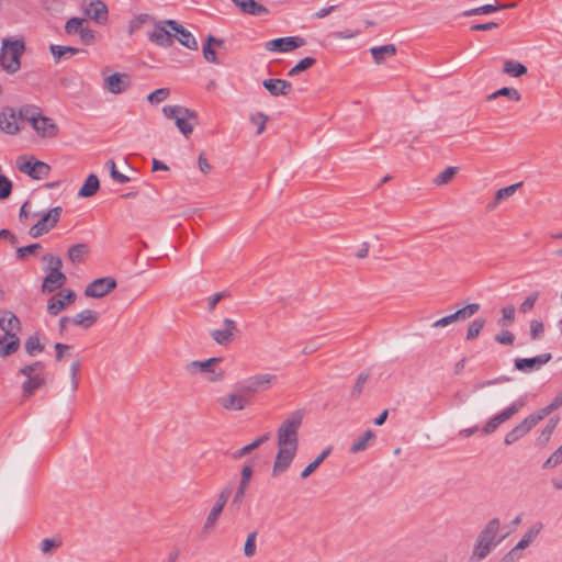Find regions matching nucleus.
Segmentation results:
<instances>
[{
    "label": "nucleus",
    "instance_id": "obj_29",
    "mask_svg": "<svg viewBox=\"0 0 562 562\" xmlns=\"http://www.w3.org/2000/svg\"><path fill=\"white\" fill-rule=\"evenodd\" d=\"M396 52L397 48L394 44H386L383 46H374L370 48V53L376 65H381L387 58L394 57Z\"/></svg>",
    "mask_w": 562,
    "mask_h": 562
},
{
    "label": "nucleus",
    "instance_id": "obj_46",
    "mask_svg": "<svg viewBox=\"0 0 562 562\" xmlns=\"http://www.w3.org/2000/svg\"><path fill=\"white\" fill-rule=\"evenodd\" d=\"M315 63H316L315 58H313V57H305V58L301 59L294 67H292L289 70L288 76L295 77L300 72L310 69L312 66L315 65Z\"/></svg>",
    "mask_w": 562,
    "mask_h": 562
},
{
    "label": "nucleus",
    "instance_id": "obj_6",
    "mask_svg": "<svg viewBox=\"0 0 562 562\" xmlns=\"http://www.w3.org/2000/svg\"><path fill=\"white\" fill-rule=\"evenodd\" d=\"M221 361V358L215 357L209 358L204 361L194 360L186 364V371L190 374H206V381L211 383L221 382L225 378L224 371L216 368Z\"/></svg>",
    "mask_w": 562,
    "mask_h": 562
},
{
    "label": "nucleus",
    "instance_id": "obj_57",
    "mask_svg": "<svg viewBox=\"0 0 562 562\" xmlns=\"http://www.w3.org/2000/svg\"><path fill=\"white\" fill-rule=\"evenodd\" d=\"M252 474H254L252 465H250V464L244 465L241 468L240 481H239L238 487L244 488V490L247 491V488H248V486L250 484Z\"/></svg>",
    "mask_w": 562,
    "mask_h": 562
},
{
    "label": "nucleus",
    "instance_id": "obj_17",
    "mask_svg": "<svg viewBox=\"0 0 562 562\" xmlns=\"http://www.w3.org/2000/svg\"><path fill=\"white\" fill-rule=\"evenodd\" d=\"M542 529V524H535L520 539V541L513 548L508 554L505 557V560H509L510 562L515 561L519 558L518 551L524 550L533 542V540L538 537Z\"/></svg>",
    "mask_w": 562,
    "mask_h": 562
},
{
    "label": "nucleus",
    "instance_id": "obj_21",
    "mask_svg": "<svg viewBox=\"0 0 562 562\" xmlns=\"http://www.w3.org/2000/svg\"><path fill=\"white\" fill-rule=\"evenodd\" d=\"M0 328L4 331L5 337H18L15 331L20 330V319L11 311H0Z\"/></svg>",
    "mask_w": 562,
    "mask_h": 562
},
{
    "label": "nucleus",
    "instance_id": "obj_53",
    "mask_svg": "<svg viewBox=\"0 0 562 562\" xmlns=\"http://www.w3.org/2000/svg\"><path fill=\"white\" fill-rule=\"evenodd\" d=\"M256 540H257V531H252V532L248 533V536L246 538L245 546H244L245 557L252 558L256 554V551H257Z\"/></svg>",
    "mask_w": 562,
    "mask_h": 562
},
{
    "label": "nucleus",
    "instance_id": "obj_44",
    "mask_svg": "<svg viewBox=\"0 0 562 562\" xmlns=\"http://www.w3.org/2000/svg\"><path fill=\"white\" fill-rule=\"evenodd\" d=\"M42 261L46 263L45 270L47 272L61 271L63 261L58 256L46 254L42 257Z\"/></svg>",
    "mask_w": 562,
    "mask_h": 562
},
{
    "label": "nucleus",
    "instance_id": "obj_26",
    "mask_svg": "<svg viewBox=\"0 0 562 562\" xmlns=\"http://www.w3.org/2000/svg\"><path fill=\"white\" fill-rule=\"evenodd\" d=\"M499 520L497 518L491 519L484 529L480 532L477 540L482 542H485L486 544L492 546L493 548L497 544L498 541H496V536L499 530Z\"/></svg>",
    "mask_w": 562,
    "mask_h": 562
},
{
    "label": "nucleus",
    "instance_id": "obj_45",
    "mask_svg": "<svg viewBox=\"0 0 562 562\" xmlns=\"http://www.w3.org/2000/svg\"><path fill=\"white\" fill-rule=\"evenodd\" d=\"M493 547L490 546V544H486L485 542H482L479 541L476 539V542H475V546H474V549H473V552H472V555H471V560H476V561H481L483 559H485L490 552L492 551Z\"/></svg>",
    "mask_w": 562,
    "mask_h": 562
},
{
    "label": "nucleus",
    "instance_id": "obj_35",
    "mask_svg": "<svg viewBox=\"0 0 562 562\" xmlns=\"http://www.w3.org/2000/svg\"><path fill=\"white\" fill-rule=\"evenodd\" d=\"M100 188V181L95 175H89L83 186L80 188L78 195L81 198L93 196Z\"/></svg>",
    "mask_w": 562,
    "mask_h": 562
},
{
    "label": "nucleus",
    "instance_id": "obj_37",
    "mask_svg": "<svg viewBox=\"0 0 562 562\" xmlns=\"http://www.w3.org/2000/svg\"><path fill=\"white\" fill-rule=\"evenodd\" d=\"M89 254V247L86 244H76L68 249V259L77 265L83 262Z\"/></svg>",
    "mask_w": 562,
    "mask_h": 562
},
{
    "label": "nucleus",
    "instance_id": "obj_31",
    "mask_svg": "<svg viewBox=\"0 0 562 562\" xmlns=\"http://www.w3.org/2000/svg\"><path fill=\"white\" fill-rule=\"evenodd\" d=\"M520 186L521 183H515L497 190L494 200L486 205L487 211H494L502 201L514 195Z\"/></svg>",
    "mask_w": 562,
    "mask_h": 562
},
{
    "label": "nucleus",
    "instance_id": "obj_36",
    "mask_svg": "<svg viewBox=\"0 0 562 562\" xmlns=\"http://www.w3.org/2000/svg\"><path fill=\"white\" fill-rule=\"evenodd\" d=\"M499 97H505L508 100L515 101V102H519L521 100V94L516 88L503 87V88L496 90L495 92L488 94L486 97V101H492Z\"/></svg>",
    "mask_w": 562,
    "mask_h": 562
},
{
    "label": "nucleus",
    "instance_id": "obj_56",
    "mask_svg": "<svg viewBox=\"0 0 562 562\" xmlns=\"http://www.w3.org/2000/svg\"><path fill=\"white\" fill-rule=\"evenodd\" d=\"M170 95L168 88H159L147 95V100L151 104H158L165 101Z\"/></svg>",
    "mask_w": 562,
    "mask_h": 562
},
{
    "label": "nucleus",
    "instance_id": "obj_16",
    "mask_svg": "<svg viewBox=\"0 0 562 562\" xmlns=\"http://www.w3.org/2000/svg\"><path fill=\"white\" fill-rule=\"evenodd\" d=\"M297 450H291L286 448H278L277 456L274 458L272 476L277 477L284 473L292 464Z\"/></svg>",
    "mask_w": 562,
    "mask_h": 562
},
{
    "label": "nucleus",
    "instance_id": "obj_41",
    "mask_svg": "<svg viewBox=\"0 0 562 562\" xmlns=\"http://www.w3.org/2000/svg\"><path fill=\"white\" fill-rule=\"evenodd\" d=\"M67 303L65 302V300L63 299V292H59L55 295H53L49 300H48V304H47V312L53 315V316H56L58 315L61 311H64L66 307H67Z\"/></svg>",
    "mask_w": 562,
    "mask_h": 562
},
{
    "label": "nucleus",
    "instance_id": "obj_55",
    "mask_svg": "<svg viewBox=\"0 0 562 562\" xmlns=\"http://www.w3.org/2000/svg\"><path fill=\"white\" fill-rule=\"evenodd\" d=\"M562 406V390L555 395V397L552 400V402L538 411V413L541 415L542 418L550 415L553 411L558 409Z\"/></svg>",
    "mask_w": 562,
    "mask_h": 562
},
{
    "label": "nucleus",
    "instance_id": "obj_52",
    "mask_svg": "<svg viewBox=\"0 0 562 562\" xmlns=\"http://www.w3.org/2000/svg\"><path fill=\"white\" fill-rule=\"evenodd\" d=\"M484 326H485V319H483V318L474 319L468 327L467 339L468 340L475 339L480 335V333Z\"/></svg>",
    "mask_w": 562,
    "mask_h": 562
},
{
    "label": "nucleus",
    "instance_id": "obj_7",
    "mask_svg": "<svg viewBox=\"0 0 562 562\" xmlns=\"http://www.w3.org/2000/svg\"><path fill=\"white\" fill-rule=\"evenodd\" d=\"M277 375L272 373H258L248 376L240 385L252 403L254 397L259 393L268 391L277 382Z\"/></svg>",
    "mask_w": 562,
    "mask_h": 562
},
{
    "label": "nucleus",
    "instance_id": "obj_61",
    "mask_svg": "<svg viewBox=\"0 0 562 562\" xmlns=\"http://www.w3.org/2000/svg\"><path fill=\"white\" fill-rule=\"evenodd\" d=\"M42 249L40 244H31L24 247H20L16 250V256L19 259H25L27 256L36 255Z\"/></svg>",
    "mask_w": 562,
    "mask_h": 562
},
{
    "label": "nucleus",
    "instance_id": "obj_33",
    "mask_svg": "<svg viewBox=\"0 0 562 562\" xmlns=\"http://www.w3.org/2000/svg\"><path fill=\"white\" fill-rule=\"evenodd\" d=\"M223 45V41L216 38L212 35L206 37V43L203 45L202 52L204 58L212 64H220V60L216 57L214 47H221Z\"/></svg>",
    "mask_w": 562,
    "mask_h": 562
},
{
    "label": "nucleus",
    "instance_id": "obj_24",
    "mask_svg": "<svg viewBox=\"0 0 562 562\" xmlns=\"http://www.w3.org/2000/svg\"><path fill=\"white\" fill-rule=\"evenodd\" d=\"M32 126L43 137H54L58 133V127L54 121L43 115L34 120Z\"/></svg>",
    "mask_w": 562,
    "mask_h": 562
},
{
    "label": "nucleus",
    "instance_id": "obj_20",
    "mask_svg": "<svg viewBox=\"0 0 562 562\" xmlns=\"http://www.w3.org/2000/svg\"><path fill=\"white\" fill-rule=\"evenodd\" d=\"M130 85V76L126 74L114 72L104 80V88L114 94L124 92Z\"/></svg>",
    "mask_w": 562,
    "mask_h": 562
},
{
    "label": "nucleus",
    "instance_id": "obj_15",
    "mask_svg": "<svg viewBox=\"0 0 562 562\" xmlns=\"http://www.w3.org/2000/svg\"><path fill=\"white\" fill-rule=\"evenodd\" d=\"M479 310H480V304H477V303L469 304V305L464 306L463 308L458 310L453 314H450L448 316H445V317L436 321L432 324V327H436V328L437 327H446L454 322L464 321V319L473 316L475 313H477Z\"/></svg>",
    "mask_w": 562,
    "mask_h": 562
},
{
    "label": "nucleus",
    "instance_id": "obj_18",
    "mask_svg": "<svg viewBox=\"0 0 562 562\" xmlns=\"http://www.w3.org/2000/svg\"><path fill=\"white\" fill-rule=\"evenodd\" d=\"M19 114L13 108L5 106L0 112V128L2 132L14 135L20 131Z\"/></svg>",
    "mask_w": 562,
    "mask_h": 562
},
{
    "label": "nucleus",
    "instance_id": "obj_12",
    "mask_svg": "<svg viewBox=\"0 0 562 562\" xmlns=\"http://www.w3.org/2000/svg\"><path fill=\"white\" fill-rule=\"evenodd\" d=\"M238 334L237 323L232 318H224L223 328L211 330L210 336L216 344L225 347L231 345Z\"/></svg>",
    "mask_w": 562,
    "mask_h": 562
},
{
    "label": "nucleus",
    "instance_id": "obj_28",
    "mask_svg": "<svg viewBox=\"0 0 562 562\" xmlns=\"http://www.w3.org/2000/svg\"><path fill=\"white\" fill-rule=\"evenodd\" d=\"M234 2V4L240 9L241 12L246 13V14H250V15H256V16H260V15H266L268 14L269 10L256 2L255 0H232Z\"/></svg>",
    "mask_w": 562,
    "mask_h": 562
},
{
    "label": "nucleus",
    "instance_id": "obj_4",
    "mask_svg": "<svg viewBox=\"0 0 562 562\" xmlns=\"http://www.w3.org/2000/svg\"><path fill=\"white\" fill-rule=\"evenodd\" d=\"M215 403L220 408L226 412H240L252 404L240 383L236 384L233 391L218 396Z\"/></svg>",
    "mask_w": 562,
    "mask_h": 562
},
{
    "label": "nucleus",
    "instance_id": "obj_47",
    "mask_svg": "<svg viewBox=\"0 0 562 562\" xmlns=\"http://www.w3.org/2000/svg\"><path fill=\"white\" fill-rule=\"evenodd\" d=\"M18 114L20 120H26L31 122V124H33L34 120H37V117L42 115L38 108L31 105L21 108Z\"/></svg>",
    "mask_w": 562,
    "mask_h": 562
},
{
    "label": "nucleus",
    "instance_id": "obj_64",
    "mask_svg": "<svg viewBox=\"0 0 562 562\" xmlns=\"http://www.w3.org/2000/svg\"><path fill=\"white\" fill-rule=\"evenodd\" d=\"M79 36H80V41L85 45H91L95 41V33H94V31H92L91 29L88 27L87 23L83 24V26L81 27Z\"/></svg>",
    "mask_w": 562,
    "mask_h": 562
},
{
    "label": "nucleus",
    "instance_id": "obj_58",
    "mask_svg": "<svg viewBox=\"0 0 562 562\" xmlns=\"http://www.w3.org/2000/svg\"><path fill=\"white\" fill-rule=\"evenodd\" d=\"M250 122L256 125L257 128V135H260L266 130V123L268 121V116L261 112H257L255 114H251L249 117Z\"/></svg>",
    "mask_w": 562,
    "mask_h": 562
},
{
    "label": "nucleus",
    "instance_id": "obj_51",
    "mask_svg": "<svg viewBox=\"0 0 562 562\" xmlns=\"http://www.w3.org/2000/svg\"><path fill=\"white\" fill-rule=\"evenodd\" d=\"M83 24H86V19L71 18L65 24V32L68 35L79 34Z\"/></svg>",
    "mask_w": 562,
    "mask_h": 562
},
{
    "label": "nucleus",
    "instance_id": "obj_13",
    "mask_svg": "<svg viewBox=\"0 0 562 562\" xmlns=\"http://www.w3.org/2000/svg\"><path fill=\"white\" fill-rule=\"evenodd\" d=\"M305 44V40L301 36H288L268 41L265 47L269 52L289 53Z\"/></svg>",
    "mask_w": 562,
    "mask_h": 562
},
{
    "label": "nucleus",
    "instance_id": "obj_8",
    "mask_svg": "<svg viewBox=\"0 0 562 562\" xmlns=\"http://www.w3.org/2000/svg\"><path fill=\"white\" fill-rule=\"evenodd\" d=\"M63 213L61 206H56L50 209L46 214H44L36 224H34L30 231L29 234L33 238H37L46 233H48L50 229H53L57 223L60 220Z\"/></svg>",
    "mask_w": 562,
    "mask_h": 562
},
{
    "label": "nucleus",
    "instance_id": "obj_49",
    "mask_svg": "<svg viewBox=\"0 0 562 562\" xmlns=\"http://www.w3.org/2000/svg\"><path fill=\"white\" fill-rule=\"evenodd\" d=\"M457 172H458V168L457 167H447L442 172H440L434 179V183L437 184V186L447 184V183H449L454 178Z\"/></svg>",
    "mask_w": 562,
    "mask_h": 562
},
{
    "label": "nucleus",
    "instance_id": "obj_2",
    "mask_svg": "<svg viewBox=\"0 0 562 562\" xmlns=\"http://www.w3.org/2000/svg\"><path fill=\"white\" fill-rule=\"evenodd\" d=\"M25 52L23 40L3 38L0 64L8 74H15L21 68V57Z\"/></svg>",
    "mask_w": 562,
    "mask_h": 562
},
{
    "label": "nucleus",
    "instance_id": "obj_5",
    "mask_svg": "<svg viewBox=\"0 0 562 562\" xmlns=\"http://www.w3.org/2000/svg\"><path fill=\"white\" fill-rule=\"evenodd\" d=\"M44 369V363L37 361L20 370V373L26 376V381L22 385L24 398L32 396L36 390L45 384Z\"/></svg>",
    "mask_w": 562,
    "mask_h": 562
},
{
    "label": "nucleus",
    "instance_id": "obj_10",
    "mask_svg": "<svg viewBox=\"0 0 562 562\" xmlns=\"http://www.w3.org/2000/svg\"><path fill=\"white\" fill-rule=\"evenodd\" d=\"M543 418L537 412L535 414L526 417L520 424L514 427L510 431H508L505 436L504 442L507 446H510L527 435L540 420Z\"/></svg>",
    "mask_w": 562,
    "mask_h": 562
},
{
    "label": "nucleus",
    "instance_id": "obj_9",
    "mask_svg": "<svg viewBox=\"0 0 562 562\" xmlns=\"http://www.w3.org/2000/svg\"><path fill=\"white\" fill-rule=\"evenodd\" d=\"M524 401L519 400L514 402L512 405H509L507 408L502 411L501 413L493 416L488 422L484 425L482 428V435H491L493 434L501 424L507 422L515 414H517L521 407L524 406Z\"/></svg>",
    "mask_w": 562,
    "mask_h": 562
},
{
    "label": "nucleus",
    "instance_id": "obj_39",
    "mask_svg": "<svg viewBox=\"0 0 562 562\" xmlns=\"http://www.w3.org/2000/svg\"><path fill=\"white\" fill-rule=\"evenodd\" d=\"M20 347L19 337H1L0 338V357H5L14 353Z\"/></svg>",
    "mask_w": 562,
    "mask_h": 562
},
{
    "label": "nucleus",
    "instance_id": "obj_40",
    "mask_svg": "<svg viewBox=\"0 0 562 562\" xmlns=\"http://www.w3.org/2000/svg\"><path fill=\"white\" fill-rule=\"evenodd\" d=\"M514 7H515V3L504 4V5H501V7H496V5H493V4H484L482 7H477V8L464 11L463 15L464 16H472V15L490 14V13L496 12V11H498L501 9L514 8Z\"/></svg>",
    "mask_w": 562,
    "mask_h": 562
},
{
    "label": "nucleus",
    "instance_id": "obj_3",
    "mask_svg": "<svg viewBox=\"0 0 562 562\" xmlns=\"http://www.w3.org/2000/svg\"><path fill=\"white\" fill-rule=\"evenodd\" d=\"M162 113L167 119L175 121L183 136L189 137L192 134L196 124V112L181 105H165Z\"/></svg>",
    "mask_w": 562,
    "mask_h": 562
},
{
    "label": "nucleus",
    "instance_id": "obj_42",
    "mask_svg": "<svg viewBox=\"0 0 562 562\" xmlns=\"http://www.w3.org/2000/svg\"><path fill=\"white\" fill-rule=\"evenodd\" d=\"M331 451V448H326L316 459L311 462L302 472L301 477L303 480L307 479L322 463L323 461L329 456Z\"/></svg>",
    "mask_w": 562,
    "mask_h": 562
},
{
    "label": "nucleus",
    "instance_id": "obj_50",
    "mask_svg": "<svg viewBox=\"0 0 562 562\" xmlns=\"http://www.w3.org/2000/svg\"><path fill=\"white\" fill-rule=\"evenodd\" d=\"M558 423H559L558 417L551 418L548 422L547 426L543 428V430L541 431V435L538 438V442L540 445H546L550 440Z\"/></svg>",
    "mask_w": 562,
    "mask_h": 562
},
{
    "label": "nucleus",
    "instance_id": "obj_27",
    "mask_svg": "<svg viewBox=\"0 0 562 562\" xmlns=\"http://www.w3.org/2000/svg\"><path fill=\"white\" fill-rule=\"evenodd\" d=\"M85 14L99 23L108 20V8L102 1H92L85 8Z\"/></svg>",
    "mask_w": 562,
    "mask_h": 562
},
{
    "label": "nucleus",
    "instance_id": "obj_25",
    "mask_svg": "<svg viewBox=\"0 0 562 562\" xmlns=\"http://www.w3.org/2000/svg\"><path fill=\"white\" fill-rule=\"evenodd\" d=\"M262 86L273 97L286 95L292 90V83L283 79H266Z\"/></svg>",
    "mask_w": 562,
    "mask_h": 562
},
{
    "label": "nucleus",
    "instance_id": "obj_22",
    "mask_svg": "<svg viewBox=\"0 0 562 562\" xmlns=\"http://www.w3.org/2000/svg\"><path fill=\"white\" fill-rule=\"evenodd\" d=\"M165 24L168 25L173 32H176L178 36V41L189 49H198V42L195 37L186 30L182 25L178 24L173 20L165 21Z\"/></svg>",
    "mask_w": 562,
    "mask_h": 562
},
{
    "label": "nucleus",
    "instance_id": "obj_43",
    "mask_svg": "<svg viewBox=\"0 0 562 562\" xmlns=\"http://www.w3.org/2000/svg\"><path fill=\"white\" fill-rule=\"evenodd\" d=\"M50 53L56 61L66 56H74L79 53V48L71 46L50 45Z\"/></svg>",
    "mask_w": 562,
    "mask_h": 562
},
{
    "label": "nucleus",
    "instance_id": "obj_48",
    "mask_svg": "<svg viewBox=\"0 0 562 562\" xmlns=\"http://www.w3.org/2000/svg\"><path fill=\"white\" fill-rule=\"evenodd\" d=\"M221 514L220 510L212 507L202 528L204 535H209L214 530Z\"/></svg>",
    "mask_w": 562,
    "mask_h": 562
},
{
    "label": "nucleus",
    "instance_id": "obj_11",
    "mask_svg": "<svg viewBox=\"0 0 562 562\" xmlns=\"http://www.w3.org/2000/svg\"><path fill=\"white\" fill-rule=\"evenodd\" d=\"M18 168L21 172L29 175L31 178L42 180L48 177L50 167L44 161L19 158Z\"/></svg>",
    "mask_w": 562,
    "mask_h": 562
},
{
    "label": "nucleus",
    "instance_id": "obj_59",
    "mask_svg": "<svg viewBox=\"0 0 562 562\" xmlns=\"http://www.w3.org/2000/svg\"><path fill=\"white\" fill-rule=\"evenodd\" d=\"M106 167L109 168L110 170V173H111V177L114 181H116L117 183H126L130 181V178L123 173H121L117 169H116V165L114 162V160H109L106 161Z\"/></svg>",
    "mask_w": 562,
    "mask_h": 562
},
{
    "label": "nucleus",
    "instance_id": "obj_60",
    "mask_svg": "<svg viewBox=\"0 0 562 562\" xmlns=\"http://www.w3.org/2000/svg\"><path fill=\"white\" fill-rule=\"evenodd\" d=\"M232 494V488L229 486H226L225 488H223L221 491V493L218 494L217 498H216V502L215 504L213 505V508L214 509H217L220 510L221 513L223 512L229 496Z\"/></svg>",
    "mask_w": 562,
    "mask_h": 562
},
{
    "label": "nucleus",
    "instance_id": "obj_14",
    "mask_svg": "<svg viewBox=\"0 0 562 562\" xmlns=\"http://www.w3.org/2000/svg\"><path fill=\"white\" fill-rule=\"evenodd\" d=\"M116 288V280L112 277H104L93 280L85 290L88 297H103Z\"/></svg>",
    "mask_w": 562,
    "mask_h": 562
},
{
    "label": "nucleus",
    "instance_id": "obj_62",
    "mask_svg": "<svg viewBox=\"0 0 562 562\" xmlns=\"http://www.w3.org/2000/svg\"><path fill=\"white\" fill-rule=\"evenodd\" d=\"M562 463V446L559 447L543 463V469H552Z\"/></svg>",
    "mask_w": 562,
    "mask_h": 562
},
{
    "label": "nucleus",
    "instance_id": "obj_23",
    "mask_svg": "<svg viewBox=\"0 0 562 562\" xmlns=\"http://www.w3.org/2000/svg\"><path fill=\"white\" fill-rule=\"evenodd\" d=\"M67 281V277L63 271L47 272L44 278L41 291L43 293H52L58 289H61Z\"/></svg>",
    "mask_w": 562,
    "mask_h": 562
},
{
    "label": "nucleus",
    "instance_id": "obj_1",
    "mask_svg": "<svg viewBox=\"0 0 562 562\" xmlns=\"http://www.w3.org/2000/svg\"><path fill=\"white\" fill-rule=\"evenodd\" d=\"M303 422V414L300 411L291 413L277 430V447L291 450L299 449V429Z\"/></svg>",
    "mask_w": 562,
    "mask_h": 562
},
{
    "label": "nucleus",
    "instance_id": "obj_19",
    "mask_svg": "<svg viewBox=\"0 0 562 562\" xmlns=\"http://www.w3.org/2000/svg\"><path fill=\"white\" fill-rule=\"evenodd\" d=\"M551 360V353H542L533 358L515 359V368L522 372L539 370L543 364Z\"/></svg>",
    "mask_w": 562,
    "mask_h": 562
},
{
    "label": "nucleus",
    "instance_id": "obj_63",
    "mask_svg": "<svg viewBox=\"0 0 562 562\" xmlns=\"http://www.w3.org/2000/svg\"><path fill=\"white\" fill-rule=\"evenodd\" d=\"M368 379H369L368 372H362L358 375L357 381L351 391V395L353 397H358L362 393V390H363L366 383L368 382Z\"/></svg>",
    "mask_w": 562,
    "mask_h": 562
},
{
    "label": "nucleus",
    "instance_id": "obj_30",
    "mask_svg": "<svg viewBox=\"0 0 562 562\" xmlns=\"http://www.w3.org/2000/svg\"><path fill=\"white\" fill-rule=\"evenodd\" d=\"M149 40L159 46L168 47L173 44V35L164 25H156L149 34Z\"/></svg>",
    "mask_w": 562,
    "mask_h": 562
},
{
    "label": "nucleus",
    "instance_id": "obj_38",
    "mask_svg": "<svg viewBox=\"0 0 562 562\" xmlns=\"http://www.w3.org/2000/svg\"><path fill=\"white\" fill-rule=\"evenodd\" d=\"M375 434L372 430H367L361 437L353 441L349 451L358 453L364 451L369 445L374 440Z\"/></svg>",
    "mask_w": 562,
    "mask_h": 562
},
{
    "label": "nucleus",
    "instance_id": "obj_54",
    "mask_svg": "<svg viewBox=\"0 0 562 562\" xmlns=\"http://www.w3.org/2000/svg\"><path fill=\"white\" fill-rule=\"evenodd\" d=\"M24 348L30 356H34L35 353L42 352L44 350V346L41 344L37 336L29 337Z\"/></svg>",
    "mask_w": 562,
    "mask_h": 562
},
{
    "label": "nucleus",
    "instance_id": "obj_34",
    "mask_svg": "<svg viewBox=\"0 0 562 562\" xmlns=\"http://www.w3.org/2000/svg\"><path fill=\"white\" fill-rule=\"evenodd\" d=\"M527 71L528 69L524 64L513 59H507L503 64V72L514 78L525 76Z\"/></svg>",
    "mask_w": 562,
    "mask_h": 562
},
{
    "label": "nucleus",
    "instance_id": "obj_32",
    "mask_svg": "<svg viewBox=\"0 0 562 562\" xmlns=\"http://www.w3.org/2000/svg\"><path fill=\"white\" fill-rule=\"evenodd\" d=\"M98 318H99V314L95 311L85 310V311H81L80 313H78L72 318V324L76 326H80L85 329H88L97 323Z\"/></svg>",
    "mask_w": 562,
    "mask_h": 562
}]
</instances>
